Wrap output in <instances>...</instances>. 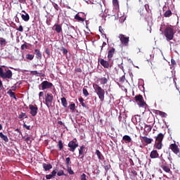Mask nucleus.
I'll return each instance as SVG.
<instances>
[{
  "mask_svg": "<svg viewBox=\"0 0 180 180\" xmlns=\"http://www.w3.org/2000/svg\"><path fill=\"white\" fill-rule=\"evenodd\" d=\"M79 102L81 103V105L83 108H86V105L85 104V103H84V98H79Z\"/></svg>",
  "mask_w": 180,
  "mask_h": 180,
  "instance_id": "35",
  "label": "nucleus"
},
{
  "mask_svg": "<svg viewBox=\"0 0 180 180\" xmlns=\"http://www.w3.org/2000/svg\"><path fill=\"white\" fill-rule=\"evenodd\" d=\"M156 115H159L161 117H167V116H168L166 112L160 110L156 111Z\"/></svg>",
  "mask_w": 180,
  "mask_h": 180,
  "instance_id": "23",
  "label": "nucleus"
},
{
  "mask_svg": "<svg viewBox=\"0 0 180 180\" xmlns=\"http://www.w3.org/2000/svg\"><path fill=\"white\" fill-rule=\"evenodd\" d=\"M83 94L84 95V96H89V93L88 92V90L85 88H83Z\"/></svg>",
  "mask_w": 180,
  "mask_h": 180,
  "instance_id": "39",
  "label": "nucleus"
},
{
  "mask_svg": "<svg viewBox=\"0 0 180 180\" xmlns=\"http://www.w3.org/2000/svg\"><path fill=\"white\" fill-rule=\"evenodd\" d=\"M105 171H109L110 169V165H107L104 167Z\"/></svg>",
  "mask_w": 180,
  "mask_h": 180,
  "instance_id": "52",
  "label": "nucleus"
},
{
  "mask_svg": "<svg viewBox=\"0 0 180 180\" xmlns=\"http://www.w3.org/2000/svg\"><path fill=\"white\" fill-rule=\"evenodd\" d=\"M165 135L162 133L158 134L155 136L154 148L156 150H161L162 148V141L164 140Z\"/></svg>",
  "mask_w": 180,
  "mask_h": 180,
  "instance_id": "1",
  "label": "nucleus"
},
{
  "mask_svg": "<svg viewBox=\"0 0 180 180\" xmlns=\"http://www.w3.org/2000/svg\"><path fill=\"white\" fill-rule=\"evenodd\" d=\"M164 16L165 18H169L170 16H172V11H171V10H167L164 13Z\"/></svg>",
  "mask_w": 180,
  "mask_h": 180,
  "instance_id": "29",
  "label": "nucleus"
},
{
  "mask_svg": "<svg viewBox=\"0 0 180 180\" xmlns=\"http://www.w3.org/2000/svg\"><path fill=\"white\" fill-rule=\"evenodd\" d=\"M12 70L8 69H5V72H4V69L0 68V77L3 78V79H12Z\"/></svg>",
  "mask_w": 180,
  "mask_h": 180,
  "instance_id": "4",
  "label": "nucleus"
},
{
  "mask_svg": "<svg viewBox=\"0 0 180 180\" xmlns=\"http://www.w3.org/2000/svg\"><path fill=\"white\" fill-rule=\"evenodd\" d=\"M150 158L152 160H154L155 158H160V153H158V151L157 150H153L150 153Z\"/></svg>",
  "mask_w": 180,
  "mask_h": 180,
  "instance_id": "13",
  "label": "nucleus"
},
{
  "mask_svg": "<svg viewBox=\"0 0 180 180\" xmlns=\"http://www.w3.org/2000/svg\"><path fill=\"white\" fill-rule=\"evenodd\" d=\"M42 167H43L44 171H50V169H51V168H53V165H51V164L43 163Z\"/></svg>",
  "mask_w": 180,
  "mask_h": 180,
  "instance_id": "17",
  "label": "nucleus"
},
{
  "mask_svg": "<svg viewBox=\"0 0 180 180\" xmlns=\"http://www.w3.org/2000/svg\"><path fill=\"white\" fill-rule=\"evenodd\" d=\"M25 141H26L27 144L30 145V144H32V138L30 136H27L25 139Z\"/></svg>",
  "mask_w": 180,
  "mask_h": 180,
  "instance_id": "34",
  "label": "nucleus"
},
{
  "mask_svg": "<svg viewBox=\"0 0 180 180\" xmlns=\"http://www.w3.org/2000/svg\"><path fill=\"white\" fill-rule=\"evenodd\" d=\"M115 51H116V49L115 48H112L108 51V61H110V60H112V58H113V56L115 55Z\"/></svg>",
  "mask_w": 180,
  "mask_h": 180,
  "instance_id": "15",
  "label": "nucleus"
},
{
  "mask_svg": "<svg viewBox=\"0 0 180 180\" xmlns=\"http://www.w3.org/2000/svg\"><path fill=\"white\" fill-rule=\"evenodd\" d=\"M53 27L55 28L56 32H57L58 33H61V32L63 31V27L58 24H55Z\"/></svg>",
  "mask_w": 180,
  "mask_h": 180,
  "instance_id": "19",
  "label": "nucleus"
},
{
  "mask_svg": "<svg viewBox=\"0 0 180 180\" xmlns=\"http://www.w3.org/2000/svg\"><path fill=\"white\" fill-rule=\"evenodd\" d=\"M145 129H148V131H150L151 130L152 127L150 125L146 124L145 125Z\"/></svg>",
  "mask_w": 180,
  "mask_h": 180,
  "instance_id": "55",
  "label": "nucleus"
},
{
  "mask_svg": "<svg viewBox=\"0 0 180 180\" xmlns=\"http://www.w3.org/2000/svg\"><path fill=\"white\" fill-rule=\"evenodd\" d=\"M39 88L42 91H45V89H51L52 88H54V85L49 81H44L39 85Z\"/></svg>",
  "mask_w": 180,
  "mask_h": 180,
  "instance_id": "5",
  "label": "nucleus"
},
{
  "mask_svg": "<svg viewBox=\"0 0 180 180\" xmlns=\"http://www.w3.org/2000/svg\"><path fill=\"white\" fill-rule=\"evenodd\" d=\"M22 13L25 14H21V18L24 22H29L30 20V15H29V13H27L26 11L24 10L22 11Z\"/></svg>",
  "mask_w": 180,
  "mask_h": 180,
  "instance_id": "14",
  "label": "nucleus"
},
{
  "mask_svg": "<svg viewBox=\"0 0 180 180\" xmlns=\"http://www.w3.org/2000/svg\"><path fill=\"white\" fill-rule=\"evenodd\" d=\"M34 54H36L37 58H41V57H42L41 53L40 52V51L39 49L34 50Z\"/></svg>",
  "mask_w": 180,
  "mask_h": 180,
  "instance_id": "31",
  "label": "nucleus"
},
{
  "mask_svg": "<svg viewBox=\"0 0 180 180\" xmlns=\"http://www.w3.org/2000/svg\"><path fill=\"white\" fill-rule=\"evenodd\" d=\"M29 108L30 110L31 116H33V117L36 116V115H37V111L39 110L37 105H34L30 104Z\"/></svg>",
  "mask_w": 180,
  "mask_h": 180,
  "instance_id": "10",
  "label": "nucleus"
},
{
  "mask_svg": "<svg viewBox=\"0 0 180 180\" xmlns=\"http://www.w3.org/2000/svg\"><path fill=\"white\" fill-rule=\"evenodd\" d=\"M0 137L4 140V141H6V143H8L9 141V139H8V136L4 135L2 132H0Z\"/></svg>",
  "mask_w": 180,
  "mask_h": 180,
  "instance_id": "24",
  "label": "nucleus"
},
{
  "mask_svg": "<svg viewBox=\"0 0 180 180\" xmlns=\"http://www.w3.org/2000/svg\"><path fill=\"white\" fill-rule=\"evenodd\" d=\"M58 147L59 151H61V150H63V148H64V145L63 144V141H61V140L58 141Z\"/></svg>",
  "mask_w": 180,
  "mask_h": 180,
  "instance_id": "30",
  "label": "nucleus"
},
{
  "mask_svg": "<svg viewBox=\"0 0 180 180\" xmlns=\"http://www.w3.org/2000/svg\"><path fill=\"white\" fill-rule=\"evenodd\" d=\"M80 180H86V174H85V173H83L80 176Z\"/></svg>",
  "mask_w": 180,
  "mask_h": 180,
  "instance_id": "45",
  "label": "nucleus"
},
{
  "mask_svg": "<svg viewBox=\"0 0 180 180\" xmlns=\"http://www.w3.org/2000/svg\"><path fill=\"white\" fill-rule=\"evenodd\" d=\"M25 57H26L27 60H30V61H32V60H33V58H34V55L27 54Z\"/></svg>",
  "mask_w": 180,
  "mask_h": 180,
  "instance_id": "33",
  "label": "nucleus"
},
{
  "mask_svg": "<svg viewBox=\"0 0 180 180\" xmlns=\"http://www.w3.org/2000/svg\"><path fill=\"white\" fill-rule=\"evenodd\" d=\"M29 49V46H27V44H24L21 46V50H25Z\"/></svg>",
  "mask_w": 180,
  "mask_h": 180,
  "instance_id": "44",
  "label": "nucleus"
},
{
  "mask_svg": "<svg viewBox=\"0 0 180 180\" xmlns=\"http://www.w3.org/2000/svg\"><path fill=\"white\" fill-rule=\"evenodd\" d=\"M118 39H120L122 44H123V46H125L126 47H127V46H129V41H130V37H126V35L123 34H120L118 36Z\"/></svg>",
  "mask_w": 180,
  "mask_h": 180,
  "instance_id": "7",
  "label": "nucleus"
},
{
  "mask_svg": "<svg viewBox=\"0 0 180 180\" xmlns=\"http://www.w3.org/2000/svg\"><path fill=\"white\" fill-rule=\"evenodd\" d=\"M16 30L21 32H23V26L20 25L19 27L16 28Z\"/></svg>",
  "mask_w": 180,
  "mask_h": 180,
  "instance_id": "50",
  "label": "nucleus"
},
{
  "mask_svg": "<svg viewBox=\"0 0 180 180\" xmlns=\"http://www.w3.org/2000/svg\"><path fill=\"white\" fill-rule=\"evenodd\" d=\"M100 81H103V85H106L108 84V79L106 77H102L98 79Z\"/></svg>",
  "mask_w": 180,
  "mask_h": 180,
  "instance_id": "37",
  "label": "nucleus"
},
{
  "mask_svg": "<svg viewBox=\"0 0 180 180\" xmlns=\"http://www.w3.org/2000/svg\"><path fill=\"white\" fill-rule=\"evenodd\" d=\"M58 176H63L64 175V171L60 170L58 172L56 173Z\"/></svg>",
  "mask_w": 180,
  "mask_h": 180,
  "instance_id": "47",
  "label": "nucleus"
},
{
  "mask_svg": "<svg viewBox=\"0 0 180 180\" xmlns=\"http://www.w3.org/2000/svg\"><path fill=\"white\" fill-rule=\"evenodd\" d=\"M65 162H66L67 167H68V165H70V164H71V158H66Z\"/></svg>",
  "mask_w": 180,
  "mask_h": 180,
  "instance_id": "42",
  "label": "nucleus"
},
{
  "mask_svg": "<svg viewBox=\"0 0 180 180\" xmlns=\"http://www.w3.org/2000/svg\"><path fill=\"white\" fill-rule=\"evenodd\" d=\"M120 22H121V23H123L124 22V20H126V17H125V15H122V16H121L120 18Z\"/></svg>",
  "mask_w": 180,
  "mask_h": 180,
  "instance_id": "43",
  "label": "nucleus"
},
{
  "mask_svg": "<svg viewBox=\"0 0 180 180\" xmlns=\"http://www.w3.org/2000/svg\"><path fill=\"white\" fill-rule=\"evenodd\" d=\"M68 172L70 174V175H74V171H72V169L68 166Z\"/></svg>",
  "mask_w": 180,
  "mask_h": 180,
  "instance_id": "40",
  "label": "nucleus"
},
{
  "mask_svg": "<svg viewBox=\"0 0 180 180\" xmlns=\"http://www.w3.org/2000/svg\"><path fill=\"white\" fill-rule=\"evenodd\" d=\"M75 72H82V69H81L80 68H76L75 69Z\"/></svg>",
  "mask_w": 180,
  "mask_h": 180,
  "instance_id": "51",
  "label": "nucleus"
},
{
  "mask_svg": "<svg viewBox=\"0 0 180 180\" xmlns=\"http://www.w3.org/2000/svg\"><path fill=\"white\" fill-rule=\"evenodd\" d=\"M53 8H54V9H56V11H61V8H60V6H58L56 4L53 5Z\"/></svg>",
  "mask_w": 180,
  "mask_h": 180,
  "instance_id": "48",
  "label": "nucleus"
},
{
  "mask_svg": "<svg viewBox=\"0 0 180 180\" xmlns=\"http://www.w3.org/2000/svg\"><path fill=\"white\" fill-rule=\"evenodd\" d=\"M161 168L163 169V171H165V172H167V173L171 172V169H169V166L167 165H165V166H162Z\"/></svg>",
  "mask_w": 180,
  "mask_h": 180,
  "instance_id": "25",
  "label": "nucleus"
},
{
  "mask_svg": "<svg viewBox=\"0 0 180 180\" xmlns=\"http://www.w3.org/2000/svg\"><path fill=\"white\" fill-rule=\"evenodd\" d=\"M53 99L54 97L52 94L45 95V105H46L47 108H51Z\"/></svg>",
  "mask_w": 180,
  "mask_h": 180,
  "instance_id": "6",
  "label": "nucleus"
},
{
  "mask_svg": "<svg viewBox=\"0 0 180 180\" xmlns=\"http://www.w3.org/2000/svg\"><path fill=\"white\" fill-rule=\"evenodd\" d=\"M53 178L51 174H46V179H51Z\"/></svg>",
  "mask_w": 180,
  "mask_h": 180,
  "instance_id": "56",
  "label": "nucleus"
},
{
  "mask_svg": "<svg viewBox=\"0 0 180 180\" xmlns=\"http://www.w3.org/2000/svg\"><path fill=\"white\" fill-rule=\"evenodd\" d=\"M122 140H123V141H125L127 143H131V138L128 135L124 136L122 137Z\"/></svg>",
  "mask_w": 180,
  "mask_h": 180,
  "instance_id": "22",
  "label": "nucleus"
},
{
  "mask_svg": "<svg viewBox=\"0 0 180 180\" xmlns=\"http://www.w3.org/2000/svg\"><path fill=\"white\" fill-rule=\"evenodd\" d=\"M3 84H2V81L0 80V98L1 97V91H2V87H3Z\"/></svg>",
  "mask_w": 180,
  "mask_h": 180,
  "instance_id": "57",
  "label": "nucleus"
},
{
  "mask_svg": "<svg viewBox=\"0 0 180 180\" xmlns=\"http://www.w3.org/2000/svg\"><path fill=\"white\" fill-rule=\"evenodd\" d=\"M171 64L173 68H175V67H176V62L173 58L171 59Z\"/></svg>",
  "mask_w": 180,
  "mask_h": 180,
  "instance_id": "38",
  "label": "nucleus"
},
{
  "mask_svg": "<svg viewBox=\"0 0 180 180\" xmlns=\"http://www.w3.org/2000/svg\"><path fill=\"white\" fill-rule=\"evenodd\" d=\"M51 175H52L53 178H54V176H56V175H57V171L53 170Z\"/></svg>",
  "mask_w": 180,
  "mask_h": 180,
  "instance_id": "54",
  "label": "nucleus"
},
{
  "mask_svg": "<svg viewBox=\"0 0 180 180\" xmlns=\"http://www.w3.org/2000/svg\"><path fill=\"white\" fill-rule=\"evenodd\" d=\"M106 46V42H103L102 46H101V51H102V50H103V48Z\"/></svg>",
  "mask_w": 180,
  "mask_h": 180,
  "instance_id": "59",
  "label": "nucleus"
},
{
  "mask_svg": "<svg viewBox=\"0 0 180 180\" xmlns=\"http://www.w3.org/2000/svg\"><path fill=\"white\" fill-rule=\"evenodd\" d=\"M15 131H16V132L18 133L19 134H22V131H20V129H16L15 130Z\"/></svg>",
  "mask_w": 180,
  "mask_h": 180,
  "instance_id": "63",
  "label": "nucleus"
},
{
  "mask_svg": "<svg viewBox=\"0 0 180 180\" xmlns=\"http://www.w3.org/2000/svg\"><path fill=\"white\" fill-rule=\"evenodd\" d=\"M70 110H75V103H72L70 105Z\"/></svg>",
  "mask_w": 180,
  "mask_h": 180,
  "instance_id": "46",
  "label": "nucleus"
},
{
  "mask_svg": "<svg viewBox=\"0 0 180 180\" xmlns=\"http://www.w3.org/2000/svg\"><path fill=\"white\" fill-rule=\"evenodd\" d=\"M142 139L146 144H151V143H153V139H150L147 136H143Z\"/></svg>",
  "mask_w": 180,
  "mask_h": 180,
  "instance_id": "21",
  "label": "nucleus"
},
{
  "mask_svg": "<svg viewBox=\"0 0 180 180\" xmlns=\"http://www.w3.org/2000/svg\"><path fill=\"white\" fill-rule=\"evenodd\" d=\"M7 94L9 95V96L11 98H13V99H15V101H18V98H16V95L15 94V92L12 91L11 89H9L7 91Z\"/></svg>",
  "mask_w": 180,
  "mask_h": 180,
  "instance_id": "18",
  "label": "nucleus"
},
{
  "mask_svg": "<svg viewBox=\"0 0 180 180\" xmlns=\"http://www.w3.org/2000/svg\"><path fill=\"white\" fill-rule=\"evenodd\" d=\"M94 89L95 90V92L98 95L100 101L101 102H103L105 101V90L101 87L98 84H94L93 86Z\"/></svg>",
  "mask_w": 180,
  "mask_h": 180,
  "instance_id": "2",
  "label": "nucleus"
},
{
  "mask_svg": "<svg viewBox=\"0 0 180 180\" xmlns=\"http://www.w3.org/2000/svg\"><path fill=\"white\" fill-rule=\"evenodd\" d=\"M31 74L32 75H37V74H39V72H37V71L34 70V71H31Z\"/></svg>",
  "mask_w": 180,
  "mask_h": 180,
  "instance_id": "58",
  "label": "nucleus"
},
{
  "mask_svg": "<svg viewBox=\"0 0 180 180\" xmlns=\"http://www.w3.org/2000/svg\"><path fill=\"white\" fill-rule=\"evenodd\" d=\"M175 32H174V28L171 27H167L164 31V36L166 37V40L167 41H170V40L174 39V35Z\"/></svg>",
  "mask_w": 180,
  "mask_h": 180,
  "instance_id": "3",
  "label": "nucleus"
},
{
  "mask_svg": "<svg viewBox=\"0 0 180 180\" xmlns=\"http://www.w3.org/2000/svg\"><path fill=\"white\" fill-rule=\"evenodd\" d=\"M45 53L48 55L50 56V50L49 49H46Z\"/></svg>",
  "mask_w": 180,
  "mask_h": 180,
  "instance_id": "61",
  "label": "nucleus"
},
{
  "mask_svg": "<svg viewBox=\"0 0 180 180\" xmlns=\"http://www.w3.org/2000/svg\"><path fill=\"white\" fill-rule=\"evenodd\" d=\"M98 61H99L100 64H101V65L103 67H104V68H109V62H108L102 58L98 59Z\"/></svg>",
  "mask_w": 180,
  "mask_h": 180,
  "instance_id": "16",
  "label": "nucleus"
},
{
  "mask_svg": "<svg viewBox=\"0 0 180 180\" xmlns=\"http://www.w3.org/2000/svg\"><path fill=\"white\" fill-rule=\"evenodd\" d=\"M96 154L98 160H102V159L103 158V155H102V153H101V151L99 150H96Z\"/></svg>",
  "mask_w": 180,
  "mask_h": 180,
  "instance_id": "27",
  "label": "nucleus"
},
{
  "mask_svg": "<svg viewBox=\"0 0 180 180\" xmlns=\"http://www.w3.org/2000/svg\"><path fill=\"white\" fill-rule=\"evenodd\" d=\"M165 165H167V161L164 160V158H162V155L160 156V161L159 162V166L160 167H164Z\"/></svg>",
  "mask_w": 180,
  "mask_h": 180,
  "instance_id": "20",
  "label": "nucleus"
},
{
  "mask_svg": "<svg viewBox=\"0 0 180 180\" xmlns=\"http://www.w3.org/2000/svg\"><path fill=\"white\" fill-rule=\"evenodd\" d=\"M85 148V146H82L79 149V155H84V149Z\"/></svg>",
  "mask_w": 180,
  "mask_h": 180,
  "instance_id": "32",
  "label": "nucleus"
},
{
  "mask_svg": "<svg viewBox=\"0 0 180 180\" xmlns=\"http://www.w3.org/2000/svg\"><path fill=\"white\" fill-rule=\"evenodd\" d=\"M43 95H44V93L43 91H40V92L39 93V98H41V96H43Z\"/></svg>",
  "mask_w": 180,
  "mask_h": 180,
  "instance_id": "62",
  "label": "nucleus"
},
{
  "mask_svg": "<svg viewBox=\"0 0 180 180\" xmlns=\"http://www.w3.org/2000/svg\"><path fill=\"white\" fill-rule=\"evenodd\" d=\"M170 149L172 150V151H173L174 154H179V148H178L176 143H172L170 145Z\"/></svg>",
  "mask_w": 180,
  "mask_h": 180,
  "instance_id": "12",
  "label": "nucleus"
},
{
  "mask_svg": "<svg viewBox=\"0 0 180 180\" xmlns=\"http://www.w3.org/2000/svg\"><path fill=\"white\" fill-rule=\"evenodd\" d=\"M136 102L138 103L139 106L141 108H144L146 106V103L144 101V98L141 94L137 95L134 97Z\"/></svg>",
  "mask_w": 180,
  "mask_h": 180,
  "instance_id": "8",
  "label": "nucleus"
},
{
  "mask_svg": "<svg viewBox=\"0 0 180 180\" xmlns=\"http://www.w3.org/2000/svg\"><path fill=\"white\" fill-rule=\"evenodd\" d=\"M134 119L136 120V123H140L141 122V118L139 115H135Z\"/></svg>",
  "mask_w": 180,
  "mask_h": 180,
  "instance_id": "41",
  "label": "nucleus"
},
{
  "mask_svg": "<svg viewBox=\"0 0 180 180\" xmlns=\"http://www.w3.org/2000/svg\"><path fill=\"white\" fill-rule=\"evenodd\" d=\"M79 145L78 143L75 141H70L68 143L69 147V151H71L72 153H74L77 148H78Z\"/></svg>",
  "mask_w": 180,
  "mask_h": 180,
  "instance_id": "9",
  "label": "nucleus"
},
{
  "mask_svg": "<svg viewBox=\"0 0 180 180\" xmlns=\"http://www.w3.org/2000/svg\"><path fill=\"white\" fill-rule=\"evenodd\" d=\"M84 13H78L75 15V19L78 20V22H85V18H84Z\"/></svg>",
  "mask_w": 180,
  "mask_h": 180,
  "instance_id": "11",
  "label": "nucleus"
},
{
  "mask_svg": "<svg viewBox=\"0 0 180 180\" xmlns=\"http://www.w3.org/2000/svg\"><path fill=\"white\" fill-rule=\"evenodd\" d=\"M62 51H63V54H67L68 53V50H67V49H65V48H62Z\"/></svg>",
  "mask_w": 180,
  "mask_h": 180,
  "instance_id": "53",
  "label": "nucleus"
},
{
  "mask_svg": "<svg viewBox=\"0 0 180 180\" xmlns=\"http://www.w3.org/2000/svg\"><path fill=\"white\" fill-rule=\"evenodd\" d=\"M18 2H20V4H26V0H18Z\"/></svg>",
  "mask_w": 180,
  "mask_h": 180,
  "instance_id": "64",
  "label": "nucleus"
},
{
  "mask_svg": "<svg viewBox=\"0 0 180 180\" xmlns=\"http://www.w3.org/2000/svg\"><path fill=\"white\" fill-rule=\"evenodd\" d=\"M61 103L64 108H67L68 103H67V98H65V97L61 98Z\"/></svg>",
  "mask_w": 180,
  "mask_h": 180,
  "instance_id": "28",
  "label": "nucleus"
},
{
  "mask_svg": "<svg viewBox=\"0 0 180 180\" xmlns=\"http://www.w3.org/2000/svg\"><path fill=\"white\" fill-rule=\"evenodd\" d=\"M26 116V112H21L20 115H19V119H23Z\"/></svg>",
  "mask_w": 180,
  "mask_h": 180,
  "instance_id": "49",
  "label": "nucleus"
},
{
  "mask_svg": "<svg viewBox=\"0 0 180 180\" xmlns=\"http://www.w3.org/2000/svg\"><path fill=\"white\" fill-rule=\"evenodd\" d=\"M23 127H25L27 129V130H30V126L26 125L25 123H24Z\"/></svg>",
  "mask_w": 180,
  "mask_h": 180,
  "instance_id": "60",
  "label": "nucleus"
},
{
  "mask_svg": "<svg viewBox=\"0 0 180 180\" xmlns=\"http://www.w3.org/2000/svg\"><path fill=\"white\" fill-rule=\"evenodd\" d=\"M112 5L115 8H119V1L118 0H112Z\"/></svg>",
  "mask_w": 180,
  "mask_h": 180,
  "instance_id": "36",
  "label": "nucleus"
},
{
  "mask_svg": "<svg viewBox=\"0 0 180 180\" xmlns=\"http://www.w3.org/2000/svg\"><path fill=\"white\" fill-rule=\"evenodd\" d=\"M0 46L1 47H5L6 46V39L0 38Z\"/></svg>",
  "mask_w": 180,
  "mask_h": 180,
  "instance_id": "26",
  "label": "nucleus"
}]
</instances>
